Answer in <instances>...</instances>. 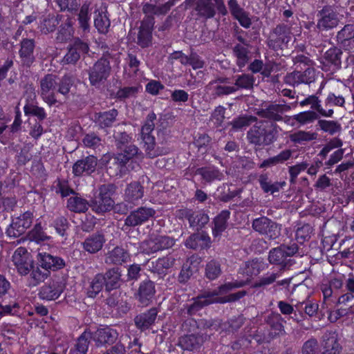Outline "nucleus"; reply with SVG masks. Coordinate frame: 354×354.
<instances>
[{"label":"nucleus","instance_id":"f257e3e1","mask_svg":"<svg viewBox=\"0 0 354 354\" xmlns=\"http://www.w3.org/2000/svg\"><path fill=\"white\" fill-rule=\"evenodd\" d=\"M277 125L265 124L260 121L256 122L247 132V140L251 145L265 147L272 144L277 138Z\"/></svg>","mask_w":354,"mask_h":354},{"label":"nucleus","instance_id":"f03ea898","mask_svg":"<svg viewBox=\"0 0 354 354\" xmlns=\"http://www.w3.org/2000/svg\"><path fill=\"white\" fill-rule=\"evenodd\" d=\"M246 295V291L241 290L235 293L230 294L222 299H214V294L210 291H205L203 293L193 298V302L186 306L187 313L189 315H194L203 308L212 304H225L228 302L236 301Z\"/></svg>","mask_w":354,"mask_h":354},{"label":"nucleus","instance_id":"7ed1b4c3","mask_svg":"<svg viewBox=\"0 0 354 354\" xmlns=\"http://www.w3.org/2000/svg\"><path fill=\"white\" fill-rule=\"evenodd\" d=\"M120 153L114 154L109 161L108 170L110 175L122 176L127 162L134 158L141 156L139 149L134 145H129L119 149Z\"/></svg>","mask_w":354,"mask_h":354},{"label":"nucleus","instance_id":"20e7f679","mask_svg":"<svg viewBox=\"0 0 354 354\" xmlns=\"http://www.w3.org/2000/svg\"><path fill=\"white\" fill-rule=\"evenodd\" d=\"M156 120V115L153 112H150L147 115L145 124L141 129V136L145 143V152L150 158L168 152L167 149L156 148L155 138L151 135L154 129Z\"/></svg>","mask_w":354,"mask_h":354},{"label":"nucleus","instance_id":"39448f33","mask_svg":"<svg viewBox=\"0 0 354 354\" xmlns=\"http://www.w3.org/2000/svg\"><path fill=\"white\" fill-rule=\"evenodd\" d=\"M115 191L113 184H104L99 187L97 194L91 200L89 207L97 214H104L111 211L113 207L114 201L111 196Z\"/></svg>","mask_w":354,"mask_h":354},{"label":"nucleus","instance_id":"423d86ee","mask_svg":"<svg viewBox=\"0 0 354 354\" xmlns=\"http://www.w3.org/2000/svg\"><path fill=\"white\" fill-rule=\"evenodd\" d=\"M299 248L297 243L291 245L282 244L279 247L272 248L268 254V261L271 264L279 266L283 268L291 266L293 261L291 257L298 252Z\"/></svg>","mask_w":354,"mask_h":354},{"label":"nucleus","instance_id":"0eeeda50","mask_svg":"<svg viewBox=\"0 0 354 354\" xmlns=\"http://www.w3.org/2000/svg\"><path fill=\"white\" fill-rule=\"evenodd\" d=\"M252 228L268 240H275L281 235V225L267 216H262L254 219Z\"/></svg>","mask_w":354,"mask_h":354},{"label":"nucleus","instance_id":"6e6552de","mask_svg":"<svg viewBox=\"0 0 354 354\" xmlns=\"http://www.w3.org/2000/svg\"><path fill=\"white\" fill-rule=\"evenodd\" d=\"M175 244V239L168 236L151 234L148 239L143 241L140 245L142 252L150 254L158 251L171 248Z\"/></svg>","mask_w":354,"mask_h":354},{"label":"nucleus","instance_id":"1a4fd4ad","mask_svg":"<svg viewBox=\"0 0 354 354\" xmlns=\"http://www.w3.org/2000/svg\"><path fill=\"white\" fill-rule=\"evenodd\" d=\"M339 14L332 6H324L317 14L316 28L318 32L330 30L339 24Z\"/></svg>","mask_w":354,"mask_h":354},{"label":"nucleus","instance_id":"9d476101","mask_svg":"<svg viewBox=\"0 0 354 354\" xmlns=\"http://www.w3.org/2000/svg\"><path fill=\"white\" fill-rule=\"evenodd\" d=\"M57 77L53 74H47L40 80V95L49 106L59 102L57 98Z\"/></svg>","mask_w":354,"mask_h":354},{"label":"nucleus","instance_id":"9b49d317","mask_svg":"<svg viewBox=\"0 0 354 354\" xmlns=\"http://www.w3.org/2000/svg\"><path fill=\"white\" fill-rule=\"evenodd\" d=\"M215 8L223 16L227 14L223 0H198L196 2L195 10L198 15L205 19H211L214 17Z\"/></svg>","mask_w":354,"mask_h":354},{"label":"nucleus","instance_id":"f8f14e48","mask_svg":"<svg viewBox=\"0 0 354 354\" xmlns=\"http://www.w3.org/2000/svg\"><path fill=\"white\" fill-rule=\"evenodd\" d=\"M111 68L108 59L102 57L97 60L88 70L91 84L100 86L110 75Z\"/></svg>","mask_w":354,"mask_h":354},{"label":"nucleus","instance_id":"ddd939ff","mask_svg":"<svg viewBox=\"0 0 354 354\" xmlns=\"http://www.w3.org/2000/svg\"><path fill=\"white\" fill-rule=\"evenodd\" d=\"M12 262L15 269L21 276H26L35 263L32 255L23 247L18 248L13 253Z\"/></svg>","mask_w":354,"mask_h":354},{"label":"nucleus","instance_id":"4468645a","mask_svg":"<svg viewBox=\"0 0 354 354\" xmlns=\"http://www.w3.org/2000/svg\"><path fill=\"white\" fill-rule=\"evenodd\" d=\"M291 109L290 105L286 104H275L272 103L264 108L259 109L257 111V115L263 118L268 119L274 122H279L283 120L288 123L290 120V117L286 116L285 118L283 117V114L286 112L289 111Z\"/></svg>","mask_w":354,"mask_h":354},{"label":"nucleus","instance_id":"2eb2a0df","mask_svg":"<svg viewBox=\"0 0 354 354\" xmlns=\"http://www.w3.org/2000/svg\"><path fill=\"white\" fill-rule=\"evenodd\" d=\"M33 212L27 211L19 216L14 218L6 230L8 236L17 238L23 234L32 224Z\"/></svg>","mask_w":354,"mask_h":354},{"label":"nucleus","instance_id":"dca6fc26","mask_svg":"<svg viewBox=\"0 0 354 354\" xmlns=\"http://www.w3.org/2000/svg\"><path fill=\"white\" fill-rule=\"evenodd\" d=\"M156 211L150 207H140L130 212L124 220L122 230L142 225L153 217Z\"/></svg>","mask_w":354,"mask_h":354},{"label":"nucleus","instance_id":"f3484780","mask_svg":"<svg viewBox=\"0 0 354 354\" xmlns=\"http://www.w3.org/2000/svg\"><path fill=\"white\" fill-rule=\"evenodd\" d=\"M290 21L278 24L270 32L268 44L273 48L279 47L282 44H288L291 39Z\"/></svg>","mask_w":354,"mask_h":354},{"label":"nucleus","instance_id":"a211bd4d","mask_svg":"<svg viewBox=\"0 0 354 354\" xmlns=\"http://www.w3.org/2000/svg\"><path fill=\"white\" fill-rule=\"evenodd\" d=\"M316 78L315 68L308 67L304 71H295L288 73L284 77V82L290 86H295L300 84H310Z\"/></svg>","mask_w":354,"mask_h":354},{"label":"nucleus","instance_id":"6ab92c4d","mask_svg":"<svg viewBox=\"0 0 354 354\" xmlns=\"http://www.w3.org/2000/svg\"><path fill=\"white\" fill-rule=\"evenodd\" d=\"M155 20L149 17H145L140 24L137 36V44L141 48L149 47L152 44V30Z\"/></svg>","mask_w":354,"mask_h":354},{"label":"nucleus","instance_id":"aec40b11","mask_svg":"<svg viewBox=\"0 0 354 354\" xmlns=\"http://www.w3.org/2000/svg\"><path fill=\"white\" fill-rule=\"evenodd\" d=\"M65 288V283L62 281L53 280L41 287L39 298L46 301L55 300L59 297Z\"/></svg>","mask_w":354,"mask_h":354},{"label":"nucleus","instance_id":"412c9836","mask_svg":"<svg viewBox=\"0 0 354 354\" xmlns=\"http://www.w3.org/2000/svg\"><path fill=\"white\" fill-rule=\"evenodd\" d=\"M155 293L154 283L151 280H144L134 293V297L141 305L147 306L152 301Z\"/></svg>","mask_w":354,"mask_h":354},{"label":"nucleus","instance_id":"4be33fe9","mask_svg":"<svg viewBox=\"0 0 354 354\" xmlns=\"http://www.w3.org/2000/svg\"><path fill=\"white\" fill-rule=\"evenodd\" d=\"M118 337V333L116 330L106 326L98 328L94 333H91V339L95 342L97 346L113 344Z\"/></svg>","mask_w":354,"mask_h":354},{"label":"nucleus","instance_id":"5701e85b","mask_svg":"<svg viewBox=\"0 0 354 354\" xmlns=\"http://www.w3.org/2000/svg\"><path fill=\"white\" fill-rule=\"evenodd\" d=\"M37 260L41 268L48 271L50 270H58L66 266L65 261L63 259L46 252H39Z\"/></svg>","mask_w":354,"mask_h":354},{"label":"nucleus","instance_id":"b1692460","mask_svg":"<svg viewBox=\"0 0 354 354\" xmlns=\"http://www.w3.org/2000/svg\"><path fill=\"white\" fill-rule=\"evenodd\" d=\"M208 335L206 333H197L186 335L180 337L178 346L183 350L194 351L201 347V346L207 339Z\"/></svg>","mask_w":354,"mask_h":354},{"label":"nucleus","instance_id":"393cba45","mask_svg":"<svg viewBox=\"0 0 354 354\" xmlns=\"http://www.w3.org/2000/svg\"><path fill=\"white\" fill-rule=\"evenodd\" d=\"M35 41L32 39L25 38L21 41L19 54L21 62L24 66L30 67L35 62Z\"/></svg>","mask_w":354,"mask_h":354},{"label":"nucleus","instance_id":"a878e982","mask_svg":"<svg viewBox=\"0 0 354 354\" xmlns=\"http://www.w3.org/2000/svg\"><path fill=\"white\" fill-rule=\"evenodd\" d=\"M181 216L188 220L190 227L202 228L209 221V216L202 210L194 211L190 209L182 210Z\"/></svg>","mask_w":354,"mask_h":354},{"label":"nucleus","instance_id":"bb28decb","mask_svg":"<svg viewBox=\"0 0 354 354\" xmlns=\"http://www.w3.org/2000/svg\"><path fill=\"white\" fill-rule=\"evenodd\" d=\"M210 245L211 239L208 234L204 231L198 232L190 235L185 241V246L194 250L207 248Z\"/></svg>","mask_w":354,"mask_h":354},{"label":"nucleus","instance_id":"cd10ccee","mask_svg":"<svg viewBox=\"0 0 354 354\" xmlns=\"http://www.w3.org/2000/svg\"><path fill=\"white\" fill-rule=\"evenodd\" d=\"M97 159L93 156L77 160L73 167V172L75 176H82L84 174H91L96 168Z\"/></svg>","mask_w":354,"mask_h":354},{"label":"nucleus","instance_id":"c85d7f7f","mask_svg":"<svg viewBox=\"0 0 354 354\" xmlns=\"http://www.w3.org/2000/svg\"><path fill=\"white\" fill-rule=\"evenodd\" d=\"M118 111L115 109L109 111L95 113L93 120L96 125L100 129L110 127L116 121Z\"/></svg>","mask_w":354,"mask_h":354},{"label":"nucleus","instance_id":"c756f323","mask_svg":"<svg viewBox=\"0 0 354 354\" xmlns=\"http://www.w3.org/2000/svg\"><path fill=\"white\" fill-rule=\"evenodd\" d=\"M339 44L347 50L354 48V24H346L337 32L336 36Z\"/></svg>","mask_w":354,"mask_h":354},{"label":"nucleus","instance_id":"7c9ffc66","mask_svg":"<svg viewBox=\"0 0 354 354\" xmlns=\"http://www.w3.org/2000/svg\"><path fill=\"white\" fill-rule=\"evenodd\" d=\"M144 196V187L138 182L134 181L128 184L124 189V199L125 202L136 204Z\"/></svg>","mask_w":354,"mask_h":354},{"label":"nucleus","instance_id":"2f4dec72","mask_svg":"<svg viewBox=\"0 0 354 354\" xmlns=\"http://www.w3.org/2000/svg\"><path fill=\"white\" fill-rule=\"evenodd\" d=\"M130 259L129 252L121 247H115L105 257V263L109 265H122Z\"/></svg>","mask_w":354,"mask_h":354},{"label":"nucleus","instance_id":"473e14b6","mask_svg":"<svg viewBox=\"0 0 354 354\" xmlns=\"http://www.w3.org/2000/svg\"><path fill=\"white\" fill-rule=\"evenodd\" d=\"M157 314L158 311L155 308L140 313L134 319L136 326L142 330L149 328L155 322Z\"/></svg>","mask_w":354,"mask_h":354},{"label":"nucleus","instance_id":"72a5a7b5","mask_svg":"<svg viewBox=\"0 0 354 354\" xmlns=\"http://www.w3.org/2000/svg\"><path fill=\"white\" fill-rule=\"evenodd\" d=\"M104 242L105 239L102 234H93L82 243L83 248L91 254H95L102 249Z\"/></svg>","mask_w":354,"mask_h":354},{"label":"nucleus","instance_id":"f704fd0d","mask_svg":"<svg viewBox=\"0 0 354 354\" xmlns=\"http://www.w3.org/2000/svg\"><path fill=\"white\" fill-rule=\"evenodd\" d=\"M103 275L106 291H111L120 287L121 281V272L120 268H110Z\"/></svg>","mask_w":354,"mask_h":354},{"label":"nucleus","instance_id":"c9c22d12","mask_svg":"<svg viewBox=\"0 0 354 354\" xmlns=\"http://www.w3.org/2000/svg\"><path fill=\"white\" fill-rule=\"evenodd\" d=\"M230 212L228 210H223L213 220L214 226L212 227V234L215 238L221 235L227 227V221L230 218Z\"/></svg>","mask_w":354,"mask_h":354},{"label":"nucleus","instance_id":"e433bc0d","mask_svg":"<svg viewBox=\"0 0 354 354\" xmlns=\"http://www.w3.org/2000/svg\"><path fill=\"white\" fill-rule=\"evenodd\" d=\"M317 138V133L304 130H299L289 135L290 140L296 145H304Z\"/></svg>","mask_w":354,"mask_h":354},{"label":"nucleus","instance_id":"4c0bfd02","mask_svg":"<svg viewBox=\"0 0 354 354\" xmlns=\"http://www.w3.org/2000/svg\"><path fill=\"white\" fill-rule=\"evenodd\" d=\"M255 83V77L249 73H243L234 77V88L236 92L239 89L252 90Z\"/></svg>","mask_w":354,"mask_h":354},{"label":"nucleus","instance_id":"58836bf2","mask_svg":"<svg viewBox=\"0 0 354 354\" xmlns=\"http://www.w3.org/2000/svg\"><path fill=\"white\" fill-rule=\"evenodd\" d=\"M28 274H30L28 277L29 285L36 286L48 277L50 272L47 270H42L39 265L35 266L34 263Z\"/></svg>","mask_w":354,"mask_h":354},{"label":"nucleus","instance_id":"ea45409f","mask_svg":"<svg viewBox=\"0 0 354 354\" xmlns=\"http://www.w3.org/2000/svg\"><path fill=\"white\" fill-rule=\"evenodd\" d=\"M90 339H91V332L85 330L78 337L76 344L71 349L69 354H86Z\"/></svg>","mask_w":354,"mask_h":354},{"label":"nucleus","instance_id":"a19ab883","mask_svg":"<svg viewBox=\"0 0 354 354\" xmlns=\"http://www.w3.org/2000/svg\"><path fill=\"white\" fill-rule=\"evenodd\" d=\"M259 183L263 191L265 193L274 194L279 192L285 185L286 182H274L269 179L268 174H261L259 178Z\"/></svg>","mask_w":354,"mask_h":354},{"label":"nucleus","instance_id":"79ce46f5","mask_svg":"<svg viewBox=\"0 0 354 354\" xmlns=\"http://www.w3.org/2000/svg\"><path fill=\"white\" fill-rule=\"evenodd\" d=\"M292 151L290 149L281 151L278 155L264 160L260 165V168L270 167L272 166L282 164L289 160L292 156Z\"/></svg>","mask_w":354,"mask_h":354},{"label":"nucleus","instance_id":"37998d69","mask_svg":"<svg viewBox=\"0 0 354 354\" xmlns=\"http://www.w3.org/2000/svg\"><path fill=\"white\" fill-rule=\"evenodd\" d=\"M319 118V115L314 111L300 112L290 117V120H295L299 126H305L313 124Z\"/></svg>","mask_w":354,"mask_h":354},{"label":"nucleus","instance_id":"c03bdc74","mask_svg":"<svg viewBox=\"0 0 354 354\" xmlns=\"http://www.w3.org/2000/svg\"><path fill=\"white\" fill-rule=\"evenodd\" d=\"M105 286L103 274L99 273L95 275L90 282L87 295L88 297L95 298Z\"/></svg>","mask_w":354,"mask_h":354},{"label":"nucleus","instance_id":"a18cd8bd","mask_svg":"<svg viewBox=\"0 0 354 354\" xmlns=\"http://www.w3.org/2000/svg\"><path fill=\"white\" fill-rule=\"evenodd\" d=\"M90 3L88 1H85L80 8L77 21L79 24V26L80 28L83 30V31H88L90 29V13H89V8Z\"/></svg>","mask_w":354,"mask_h":354},{"label":"nucleus","instance_id":"49530a36","mask_svg":"<svg viewBox=\"0 0 354 354\" xmlns=\"http://www.w3.org/2000/svg\"><path fill=\"white\" fill-rule=\"evenodd\" d=\"M317 126L321 131L330 136L340 133L342 129L341 124L335 120H319Z\"/></svg>","mask_w":354,"mask_h":354},{"label":"nucleus","instance_id":"de8ad7c7","mask_svg":"<svg viewBox=\"0 0 354 354\" xmlns=\"http://www.w3.org/2000/svg\"><path fill=\"white\" fill-rule=\"evenodd\" d=\"M233 54L236 58V64L243 68L249 61V50L248 46L242 44H236L233 49Z\"/></svg>","mask_w":354,"mask_h":354},{"label":"nucleus","instance_id":"09e8293b","mask_svg":"<svg viewBox=\"0 0 354 354\" xmlns=\"http://www.w3.org/2000/svg\"><path fill=\"white\" fill-rule=\"evenodd\" d=\"M308 105L311 106L312 111H316L323 117L331 118L333 115L334 111L331 109L326 110L321 105V100L319 97L315 95H309L307 97Z\"/></svg>","mask_w":354,"mask_h":354},{"label":"nucleus","instance_id":"8fccbe9b","mask_svg":"<svg viewBox=\"0 0 354 354\" xmlns=\"http://www.w3.org/2000/svg\"><path fill=\"white\" fill-rule=\"evenodd\" d=\"M94 25L99 32L105 34L108 32L111 21L108 17L106 10H102L95 15Z\"/></svg>","mask_w":354,"mask_h":354},{"label":"nucleus","instance_id":"3c124183","mask_svg":"<svg viewBox=\"0 0 354 354\" xmlns=\"http://www.w3.org/2000/svg\"><path fill=\"white\" fill-rule=\"evenodd\" d=\"M246 283L243 281H235L232 282L225 283L220 286L217 289L210 291L212 294H214V299H222L224 297H218V295H224L230 292V290L244 286Z\"/></svg>","mask_w":354,"mask_h":354},{"label":"nucleus","instance_id":"603ef678","mask_svg":"<svg viewBox=\"0 0 354 354\" xmlns=\"http://www.w3.org/2000/svg\"><path fill=\"white\" fill-rule=\"evenodd\" d=\"M196 174L202 176L203 179L207 183L215 180H221L223 177L222 173L214 167H201L196 170Z\"/></svg>","mask_w":354,"mask_h":354},{"label":"nucleus","instance_id":"864d4df0","mask_svg":"<svg viewBox=\"0 0 354 354\" xmlns=\"http://www.w3.org/2000/svg\"><path fill=\"white\" fill-rule=\"evenodd\" d=\"M342 347L335 335H330L324 339V351L322 354H339Z\"/></svg>","mask_w":354,"mask_h":354},{"label":"nucleus","instance_id":"5fc2aeb1","mask_svg":"<svg viewBox=\"0 0 354 354\" xmlns=\"http://www.w3.org/2000/svg\"><path fill=\"white\" fill-rule=\"evenodd\" d=\"M89 206V203L86 200L80 197H71L68 200L67 207L68 209L75 212H85Z\"/></svg>","mask_w":354,"mask_h":354},{"label":"nucleus","instance_id":"6e6d98bb","mask_svg":"<svg viewBox=\"0 0 354 354\" xmlns=\"http://www.w3.org/2000/svg\"><path fill=\"white\" fill-rule=\"evenodd\" d=\"M60 19L59 15H48L44 18L40 25L41 32L45 34L53 32L58 26Z\"/></svg>","mask_w":354,"mask_h":354},{"label":"nucleus","instance_id":"4d7b16f0","mask_svg":"<svg viewBox=\"0 0 354 354\" xmlns=\"http://www.w3.org/2000/svg\"><path fill=\"white\" fill-rule=\"evenodd\" d=\"M221 264L216 260L209 261L205 266V276L209 280H214L221 274Z\"/></svg>","mask_w":354,"mask_h":354},{"label":"nucleus","instance_id":"13d9d810","mask_svg":"<svg viewBox=\"0 0 354 354\" xmlns=\"http://www.w3.org/2000/svg\"><path fill=\"white\" fill-rule=\"evenodd\" d=\"M257 121V118L252 115H244L234 118L231 122L234 130H241L249 127L252 123Z\"/></svg>","mask_w":354,"mask_h":354},{"label":"nucleus","instance_id":"bf43d9fd","mask_svg":"<svg viewBox=\"0 0 354 354\" xmlns=\"http://www.w3.org/2000/svg\"><path fill=\"white\" fill-rule=\"evenodd\" d=\"M73 33V30L71 21L67 19L64 24L59 26L56 39L60 43L66 42L71 38Z\"/></svg>","mask_w":354,"mask_h":354},{"label":"nucleus","instance_id":"052dcab7","mask_svg":"<svg viewBox=\"0 0 354 354\" xmlns=\"http://www.w3.org/2000/svg\"><path fill=\"white\" fill-rule=\"evenodd\" d=\"M283 318L279 314L271 315L267 319V323L274 331V335L284 333V327L282 324Z\"/></svg>","mask_w":354,"mask_h":354},{"label":"nucleus","instance_id":"680f3d73","mask_svg":"<svg viewBox=\"0 0 354 354\" xmlns=\"http://www.w3.org/2000/svg\"><path fill=\"white\" fill-rule=\"evenodd\" d=\"M209 90L212 91V96L216 98L223 95H228L236 92L234 86L228 85L216 84L208 86Z\"/></svg>","mask_w":354,"mask_h":354},{"label":"nucleus","instance_id":"e2e57ef3","mask_svg":"<svg viewBox=\"0 0 354 354\" xmlns=\"http://www.w3.org/2000/svg\"><path fill=\"white\" fill-rule=\"evenodd\" d=\"M342 50L338 48H331L328 49L324 54V59L328 62L335 66L339 67L341 66V55Z\"/></svg>","mask_w":354,"mask_h":354},{"label":"nucleus","instance_id":"0e129e2a","mask_svg":"<svg viewBox=\"0 0 354 354\" xmlns=\"http://www.w3.org/2000/svg\"><path fill=\"white\" fill-rule=\"evenodd\" d=\"M281 272H267L263 277H261L258 281H257L253 285L254 288H261L269 286L274 282L280 277Z\"/></svg>","mask_w":354,"mask_h":354},{"label":"nucleus","instance_id":"69168bd1","mask_svg":"<svg viewBox=\"0 0 354 354\" xmlns=\"http://www.w3.org/2000/svg\"><path fill=\"white\" fill-rule=\"evenodd\" d=\"M25 115H32L37 117L40 121L46 118V113L44 108L34 104H26L24 107Z\"/></svg>","mask_w":354,"mask_h":354},{"label":"nucleus","instance_id":"338daca9","mask_svg":"<svg viewBox=\"0 0 354 354\" xmlns=\"http://www.w3.org/2000/svg\"><path fill=\"white\" fill-rule=\"evenodd\" d=\"M73 77L69 75H65L58 82L57 93L66 96L70 92V89L73 84Z\"/></svg>","mask_w":354,"mask_h":354},{"label":"nucleus","instance_id":"774afa93","mask_svg":"<svg viewBox=\"0 0 354 354\" xmlns=\"http://www.w3.org/2000/svg\"><path fill=\"white\" fill-rule=\"evenodd\" d=\"M138 86H125L120 88L116 93L115 97L120 100H125L126 99L134 97L139 92Z\"/></svg>","mask_w":354,"mask_h":354}]
</instances>
